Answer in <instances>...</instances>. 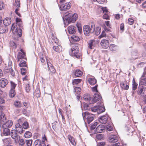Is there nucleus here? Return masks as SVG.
<instances>
[{"label": "nucleus", "instance_id": "1", "mask_svg": "<svg viewBox=\"0 0 146 146\" xmlns=\"http://www.w3.org/2000/svg\"><path fill=\"white\" fill-rule=\"evenodd\" d=\"M13 34V37L14 39L18 40L19 37H21L22 35V31L21 29H18L16 24H12L11 29Z\"/></svg>", "mask_w": 146, "mask_h": 146}, {"label": "nucleus", "instance_id": "2", "mask_svg": "<svg viewBox=\"0 0 146 146\" xmlns=\"http://www.w3.org/2000/svg\"><path fill=\"white\" fill-rule=\"evenodd\" d=\"M64 16V19L66 20V22H67L68 23L74 22L78 18V15L77 14L74 13L72 15V14L69 12L65 13Z\"/></svg>", "mask_w": 146, "mask_h": 146}, {"label": "nucleus", "instance_id": "3", "mask_svg": "<svg viewBox=\"0 0 146 146\" xmlns=\"http://www.w3.org/2000/svg\"><path fill=\"white\" fill-rule=\"evenodd\" d=\"M95 30V26L92 24L91 25H86L83 27L84 34L86 36H89L91 34L93 33Z\"/></svg>", "mask_w": 146, "mask_h": 146}, {"label": "nucleus", "instance_id": "4", "mask_svg": "<svg viewBox=\"0 0 146 146\" xmlns=\"http://www.w3.org/2000/svg\"><path fill=\"white\" fill-rule=\"evenodd\" d=\"M95 115L90 113L88 111H86L82 113V116L85 121L87 122L88 124L93 120Z\"/></svg>", "mask_w": 146, "mask_h": 146}, {"label": "nucleus", "instance_id": "5", "mask_svg": "<svg viewBox=\"0 0 146 146\" xmlns=\"http://www.w3.org/2000/svg\"><path fill=\"white\" fill-rule=\"evenodd\" d=\"M79 49L78 46L76 45L73 46L70 52V55L76 57V58H80L81 56V54L79 53Z\"/></svg>", "mask_w": 146, "mask_h": 146}, {"label": "nucleus", "instance_id": "6", "mask_svg": "<svg viewBox=\"0 0 146 146\" xmlns=\"http://www.w3.org/2000/svg\"><path fill=\"white\" fill-rule=\"evenodd\" d=\"M5 65L6 67L5 68V72L8 73H10L13 76H15V73L12 68V62L10 60H9L8 62L5 64Z\"/></svg>", "mask_w": 146, "mask_h": 146}, {"label": "nucleus", "instance_id": "7", "mask_svg": "<svg viewBox=\"0 0 146 146\" xmlns=\"http://www.w3.org/2000/svg\"><path fill=\"white\" fill-rule=\"evenodd\" d=\"M138 95L141 96H144L146 95V87L139 86L137 92Z\"/></svg>", "mask_w": 146, "mask_h": 146}, {"label": "nucleus", "instance_id": "8", "mask_svg": "<svg viewBox=\"0 0 146 146\" xmlns=\"http://www.w3.org/2000/svg\"><path fill=\"white\" fill-rule=\"evenodd\" d=\"M46 61L48 65V70L50 71L49 74L52 75L55 73L56 71L52 64L50 62L48 61L47 59H46Z\"/></svg>", "mask_w": 146, "mask_h": 146}, {"label": "nucleus", "instance_id": "9", "mask_svg": "<svg viewBox=\"0 0 146 146\" xmlns=\"http://www.w3.org/2000/svg\"><path fill=\"white\" fill-rule=\"evenodd\" d=\"M102 99L101 96L99 94V93H95L94 95V98L91 102H90V104L94 103Z\"/></svg>", "mask_w": 146, "mask_h": 146}, {"label": "nucleus", "instance_id": "10", "mask_svg": "<svg viewBox=\"0 0 146 146\" xmlns=\"http://www.w3.org/2000/svg\"><path fill=\"white\" fill-rule=\"evenodd\" d=\"M97 41L94 39L91 40L89 41L88 46V48L90 49H93L96 46Z\"/></svg>", "mask_w": 146, "mask_h": 146}, {"label": "nucleus", "instance_id": "11", "mask_svg": "<svg viewBox=\"0 0 146 146\" xmlns=\"http://www.w3.org/2000/svg\"><path fill=\"white\" fill-rule=\"evenodd\" d=\"M14 5L17 7L15 10V12L17 15L19 17H21L20 14L18 12L19 10V7H20V0H15Z\"/></svg>", "mask_w": 146, "mask_h": 146}, {"label": "nucleus", "instance_id": "12", "mask_svg": "<svg viewBox=\"0 0 146 146\" xmlns=\"http://www.w3.org/2000/svg\"><path fill=\"white\" fill-rule=\"evenodd\" d=\"M71 4L70 3H66L60 6V9L61 11H65L69 9L71 7Z\"/></svg>", "mask_w": 146, "mask_h": 146}, {"label": "nucleus", "instance_id": "13", "mask_svg": "<svg viewBox=\"0 0 146 146\" xmlns=\"http://www.w3.org/2000/svg\"><path fill=\"white\" fill-rule=\"evenodd\" d=\"M105 130V126L103 125H100L95 130V132L100 133L104 132Z\"/></svg>", "mask_w": 146, "mask_h": 146}, {"label": "nucleus", "instance_id": "14", "mask_svg": "<svg viewBox=\"0 0 146 146\" xmlns=\"http://www.w3.org/2000/svg\"><path fill=\"white\" fill-rule=\"evenodd\" d=\"M101 44L103 48L105 49L108 48L109 46L108 40L105 39H103L101 40Z\"/></svg>", "mask_w": 146, "mask_h": 146}, {"label": "nucleus", "instance_id": "15", "mask_svg": "<svg viewBox=\"0 0 146 146\" xmlns=\"http://www.w3.org/2000/svg\"><path fill=\"white\" fill-rule=\"evenodd\" d=\"M118 137L116 135H113L110 136L108 138V141L111 143H114L117 141Z\"/></svg>", "mask_w": 146, "mask_h": 146}, {"label": "nucleus", "instance_id": "16", "mask_svg": "<svg viewBox=\"0 0 146 146\" xmlns=\"http://www.w3.org/2000/svg\"><path fill=\"white\" fill-rule=\"evenodd\" d=\"M108 120L107 115H104L101 117H100L99 118V122L102 124H106Z\"/></svg>", "mask_w": 146, "mask_h": 146}, {"label": "nucleus", "instance_id": "17", "mask_svg": "<svg viewBox=\"0 0 146 146\" xmlns=\"http://www.w3.org/2000/svg\"><path fill=\"white\" fill-rule=\"evenodd\" d=\"M15 130L19 133H22L23 131L22 126L18 123L15 125Z\"/></svg>", "mask_w": 146, "mask_h": 146}, {"label": "nucleus", "instance_id": "18", "mask_svg": "<svg viewBox=\"0 0 146 146\" xmlns=\"http://www.w3.org/2000/svg\"><path fill=\"white\" fill-rule=\"evenodd\" d=\"M140 84L146 86V73H144L141 78Z\"/></svg>", "mask_w": 146, "mask_h": 146}, {"label": "nucleus", "instance_id": "19", "mask_svg": "<svg viewBox=\"0 0 146 146\" xmlns=\"http://www.w3.org/2000/svg\"><path fill=\"white\" fill-rule=\"evenodd\" d=\"M13 124V122L12 121L9 120L7 121L5 123L3 124L2 128H10L11 127Z\"/></svg>", "mask_w": 146, "mask_h": 146}, {"label": "nucleus", "instance_id": "20", "mask_svg": "<svg viewBox=\"0 0 146 146\" xmlns=\"http://www.w3.org/2000/svg\"><path fill=\"white\" fill-rule=\"evenodd\" d=\"M21 52L19 53L17 55V59L19 61L21 59H25V53L23 52V50L21 49Z\"/></svg>", "mask_w": 146, "mask_h": 146}, {"label": "nucleus", "instance_id": "21", "mask_svg": "<svg viewBox=\"0 0 146 146\" xmlns=\"http://www.w3.org/2000/svg\"><path fill=\"white\" fill-rule=\"evenodd\" d=\"M8 83V81L6 79L2 78L0 80V86L2 88H4Z\"/></svg>", "mask_w": 146, "mask_h": 146}, {"label": "nucleus", "instance_id": "22", "mask_svg": "<svg viewBox=\"0 0 146 146\" xmlns=\"http://www.w3.org/2000/svg\"><path fill=\"white\" fill-rule=\"evenodd\" d=\"M68 30L70 34H74L76 32V28L74 26L70 25L68 27Z\"/></svg>", "mask_w": 146, "mask_h": 146}, {"label": "nucleus", "instance_id": "23", "mask_svg": "<svg viewBox=\"0 0 146 146\" xmlns=\"http://www.w3.org/2000/svg\"><path fill=\"white\" fill-rule=\"evenodd\" d=\"M3 22L4 25L7 26L11 23V19L10 17H7L4 19Z\"/></svg>", "mask_w": 146, "mask_h": 146}, {"label": "nucleus", "instance_id": "24", "mask_svg": "<svg viewBox=\"0 0 146 146\" xmlns=\"http://www.w3.org/2000/svg\"><path fill=\"white\" fill-rule=\"evenodd\" d=\"M120 85L121 88L124 90H127L129 88L128 85L125 81L121 82L120 83Z\"/></svg>", "mask_w": 146, "mask_h": 146}, {"label": "nucleus", "instance_id": "25", "mask_svg": "<svg viewBox=\"0 0 146 146\" xmlns=\"http://www.w3.org/2000/svg\"><path fill=\"white\" fill-rule=\"evenodd\" d=\"M11 137L13 139H15L18 137L17 132L15 129L12 130L11 132Z\"/></svg>", "mask_w": 146, "mask_h": 146}, {"label": "nucleus", "instance_id": "26", "mask_svg": "<svg viewBox=\"0 0 146 146\" xmlns=\"http://www.w3.org/2000/svg\"><path fill=\"white\" fill-rule=\"evenodd\" d=\"M68 138L71 143L73 145H75L76 144V143L74 139L70 135H68Z\"/></svg>", "mask_w": 146, "mask_h": 146}, {"label": "nucleus", "instance_id": "27", "mask_svg": "<svg viewBox=\"0 0 146 146\" xmlns=\"http://www.w3.org/2000/svg\"><path fill=\"white\" fill-rule=\"evenodd\" d=\"M105 110V109L103 105L99 106L98 109V110L97 113L98 114L101 113Z\"/></svg>", "mask_w": 146, "mask_h": 146}, {"label": "nucleus", "instance_id": "28", "mask_svg": "<svg viewBox=\"0 0 146 146\" xmlns=\"http://www.w3.org/2000/svg\"><path fill=\"white\" fill-rule=\"evenodd\" d=\"M82 72L81 70L77 69L75 71L74 74L76 76L79 77L82 76Z\"/></svg>", "mask_w": 146, "mask_h": 146}, {"label": "nucleus", "instance_id": "29", "mask_svg": "<svg viewBox=\"0 0 146 146\" xmlns=\"http://www.w3.org/2000/svg\"><path fill=\"white\" fill-rule=\"evenodd\" d=\"M7 30V27L5 25L0 27V33H3Z\"/></svg>", "mask_w": 146, "mask_h": 146}, {"label": "nucleus", "instance_id": "30", "mask_svg": "<svg viewBox=\"0 0 146 146\" xmlns=\"http://www.w3.org/2000/svg\"><path fill=\"white\" fill-rule=\"evenodd\" d=\"M3 129V133L5 136L10 134V130L8 128H2Z\"/></svg>", "mask_w": 146, "mask_h": 146}, {"label": "nucleus", "instance_id": "31", "mask_svg": "<svg viewBox=\"0 0 146 146\" xmlns=\"http://www.w3.org/2000/svg\"><path fill=\"white\" fill-rule=\"evenodd\" d=\"M88 81L91 85L95 84L96 82V80L94 78H89Z\"/></svg>", "mask_w": 146, "mask_h": 146}, {"label": "nucleus", "instance_id": "32", "mask_svg": "<svg viewBox=\"0 0 146 146\" xmlns=\"http://www.w3.org/2000/svg\"><path fill=\"white\" fill-rule=\"evenodd\" d=\"M14 105L15 107L17 108H20L22 105L21 102L19 101H15L14 102Z\"/></svg>", "mask_w": 146, "mask_h": 146}, {"label": "nucleus", "instance_id": "33", "mask_svg": "<svg viewBox=\"0 0 146 146\" xmlns=\"http://www.w3.org/2000/svg\"><path fill=\"white\" fill-rule=\"evenodd\" d=\"M132 83V89L133 90H135L137 88L138 84L135 82L134 79H133Z\"/></svg>", "mask_w": 146, "mask_h": 146}, {"label": "nucleus", "instance_id": "34", "mask_svg": "<svg viewBox=\"0 0 146 146\" xmlns=\"http://www.w3.org/2000/svg\"><path fill=\"white\" fill-rule=\"evenodd\" d=\"M15 95V90L11 89L9 94V96L11 98L14 97Z\"/></svg>", "mask_w": 146, "mask_h": 146}, {"label": "nucleus", "instance_id": "35", "mask_svg": "<svg viewBox=\"0 0 146 146\" xmlns=\"http://www.w3.org/2000/svg\"><path fill=\"white\" fill-rule=\"evenodd\" d=\"M82 80L81 79H74L72 81V84L73 85L77 84L80 83Z\"/></svg>", "mask_w": 146, "mask_h": 146}, {"label": "nucleus", "instance_id": "36", "mask_svg": "<svg viewBox=\"0 0 146 146\" xmlns=\"http://www.w3.org/2000/svg\"><path fill=\"white\" fill-rule=\"evenodd\" d=\"M40 61L42 63L44 62L45 59H46V60L47 59L46 58L45 55L43 54H40Z\"/></svg>", "mask_w": 146, "mask_h": 146}, {"label": "nucleus", "instance_id": "37", "mask_svg": "<svg viewBox=\"0 0 146 146\" xmlns=\"http://www.w3.org/2000/svg\"><path fill=\"white\" fill-rule=\"evenodd\" d=\"M32 136V133L29 131H27L24 134V137L26 138H28Z\"/></svg>", "mask_w": 146, "mask_h": 146}, {"label": "nucleus", "instance_id": "38", "mask_svg": "<svg viewBox=\"0 0 146 146\" xmlns=\"http://www.w3.org/2000/svg\"><path fill=\"white\" fill-rule=\"evenodd\" d=\"M35 96L36 97H40V90L38 89H36L35 90Z\"/></svg>", "mask_w": 146, "mask_h": 146}, {"label": "nucleus", "instance_id": "39", "mask_svg": "<svg viewBox=\"0 0 146 146\" xmlns=\"http://www.w3.org/2000/svg\"><path fill=\"white\" fill-rule=\"evenodd\" d=\"M6 120V117L4 113H1L0 116V121L1 122H4Z\"/></svg>", "mask_w": 146, "mask_h": 146}, {"label": "nucleus", "instance_id": "40", "mask_svg": "<svg viewBox=\"0 0 146 146\" xmlns=\"http://www.w3.org/2000/svg\"><path fill=\"white\" fill-rule=\"evenodd\" d=\"M10 46L14 49H15L16 48L17 46L16 43L13 41L10 42Z\"/></svg>", "mask_w": 146, "mask_h": 146}, {"label": "nucleus", "instance_id": "41", "mask_svg": "<svg viewBox=\"0 0 146 146\" xmlns=\"http://www.w3.org/2000/svg\"><path fill=\"white\" fill-rule=\"evenodd\" d=\"M11 89L15 90V88L17 86V84L12 81L11 82Z\"/></svg>", "mask_w": 146, "mask_h": 146}, {"label": "nucleus", "instance_id": "42", "mask_svg": "<svg viewBox=\"0 0 146 146\" xmlns=\"http://www.w3.org/2000/svg\"><path fill=\"white\" fill-rule=\"evenodd\" d=\"M41 144V141L40 139H36L34 142L35 146H40Z\"/></svg>", "mask_w": 146, "mask_h": 146}, {"label": "nucleus", "instance_id": "43", "mask_svg": "<svg viewBox=\"0 0 146 146\" xmlns=\"http://www.w3.org/2000/svg\"><path fill=\"white\" fill-rule=\"evenodd\" d=\"M75 92L77 94H79L81 91V89L80 88L77 87L74 88Z\"/></svg>", "mask_w": 146, "mask_h": 146}, {"label": "nucleus", "instance_id": "44", "mask_svg": "<svg viewBox=\"0 0 146 146\" xmlns=\"http://www.w3.org/2000/svg\"><path fill=\"white\" fill-rule=\"evenodd\" d=\"M101 31V29L100 27H97L96 29L95 34L96 35H99Z\"/></svg>", "mask_w": 146, "mask_h": 146}, {"label": "nucleus", "instance_id": "45", "mask_svg": "<svg viewBox=\"0 0 146 146\" xmlns=\"http://www.w3.org/2000/svg\"><path fill=\"white\" fill-rule=\"evenodd\" d=\"M83 98L86 101H90L91 99V98L90 97V96L89 95H86L84 96L83 97Z\"/></svg>", "mask_w": 146, "mask_h": 146}, {"label": "nucleus", "instance_id": "46", "mask_svg": "<svg viewBox=\"0 0 146 146\" xmlns=\"http://www.w3.org/2000/svg\"><path fill=\"white\" fill-rule=\"evenodd\" d=\"M116 46L114 44H111L109 46V48L111 51H115L116 50Z\"/></svg>", "mask_w": 146, "mask_h": 146}, {"label": "nucleus", "instance_id": "47", "mask_svg": "<svg viewBox=\"0 0 146 146\" xmlns=\"http://www.w3.org/2000/svg\"><path fill=\"white\" fill-rule=\"evenodd\" d=\"M19 66L20 67H25L26 66V62L25 61L22 60L21 61L19 64Z\"/></svg>", "mask_w": 146, "mask_h": 146}, {"label": "nucleus", "instance_id": "48", "mask_svg": "<svg viewBox=\"0 0 146 146\" xmlns=\"http://www.w3.org/2000/svg\"><path fill=\"white\" fill-rule=\"evenodd\" d=\"M99 105L95 106L91 109V110L92 112H96L97 111H98L99 108Z\"/></svg>", "mask_w": 146, "mask_h": 146}, {"label": "nucleus", "instance_id": "49", "mask_svg": "<svg viewBox=\"0 0 146 146\" xmlns=\"http://www.w3.org/2000/svg\"><path fill=\"white\" fill-rule=\"evenodd\" d=\"M23 126L24 129H27L29 127V125L27 121H25L23 124Z\"/></svg>", "mask_w": 146, "mask_h": 146}, {"label": "nucleus", "instance_id": "50", "mask_svg": "<svg viewBox=\"0 0 146 146\" xmlns=\"http://www.w3.org/2000/svg\"><path fill=\"white\" fill-rule=\"evenodd\" d=\"M113 129V127L111 125H108L106 126V130L108 131H112Z\"/></svg>", "mask_w": 146, "mask_h": 146}, {"label": "nucleus", "instance_id": "51", "mask_svg": "<svg viewBox=\"0 0 146 146\" xmlns=\"http://www.w3.org/2000/svg\"><path fill=\"white\" fill-rule=\"evenodd\" d=\"M53 49L57 52H59L60 49L58 46H54L53 47Z\"/></svg>", "mask_w": 146, "mask_h": 146}, {"label": "nucleus", "instance_id": "52", "mask_svg": "<svg viewBox=\"0 0 146 146\" xmlns=\"http://www.w3.org/2000/svg\"><path fill=\"white\" fill-rule=\"evenodd\" d=\"M72 38L73 39V40L75 42H77L79 40V37L76 36H72Z\"/></svg>", "mask_w": 146, "mask_h": 146}, {"label": "nucleus", "instance_id": "53", "mask_svg": "<svg viewBox=\"0 0 146 146\" xmlns=\"http://www.w3.org/2000/svg\"><path fill=\"white\" fill-rule=\"evenodd\" d=\"M77 27L78 29V30L79 32L81 33L82 32V29L81 26L79 24H77Z\"/></svg>", "mask_w": 146, "mask_h": 146}, {"label": "nucleus", "instance_id": "54", "mask_svg": "<svg viewBox=\"0 0 146 146\" xmlns=\"http://www.w3.org/2000/svg\"><path fill=\"white\" fill-rule=\"evenodd\" d=\"M103 136L102 135L99 134L97 135L96 137L97 139L101 140L103 138Z\"/></svg>", "mask_w": 146, "mask_h": 146}, {"label": "nucleus", "instance_id": "55", "mask_svg": "<svg viewBox=\"0 0 146 146\" xmlns=\"http://www.w3.org/2000/svg\"><path fill=\"white\" fill-rule=\"evenodd\" d=\"M32 141L31 140L26 141V143L27 146H31Z\"/></svg>", "mask_w": 146, "mask_h": 146}, {"label": "nucleus", "instance_id": "56", "mask_svg": "<svg viewBox=\"0 0 146 146\" xmlns=\"http://www.w3.org/2000/svg\"><path fill=\"white\" fill-rule=\"evenodd\" d=\"M124 24L123 23H122L120 25V31L121 33L123 32L124 30Z\"/></svg>", "mask_w": 146, "mask_h": 146}, {"label": "nucleus", "instance_id": "57", "mask_svg": "<svg viewBox=\"0 0 146 146\" xmlns=\"http://www.w3.org/2000/svg\"><path fill=\"white\" fill-rule=\"evenodd\" d=\"M26 90L27 92H29L31 90V88L30 87L29 84V83L26 86Z\"/></svg>", "mask_w": 146, "mask_h": 146}, {"label": "nucleus", "instance_id": "58", "mask_svg": "<svg viewBox=\"0 0 146 146\" xmlns=\"http://www.w3.org/2000/svg\"><path fill=\"white\" fill-rule=\"evenodd\" d=\"M19 144L21 146H23L25 143L24 140L23 139H21L19 140Z\"/></svg>", "mask_w": 146, "mask_h": 146}, {"label": "nucleus", "instance_id": "59", "mask_svg": "<svg viewBox=\"0 0 146 146\" xmlns=\"http://www.w3.org/2000/svg\"><path fill=\"white\" fill-rule=\"evenodd\" d=\"M98 122H96L93 124L90 127L91 129L93 130L95 129L97 125H98Z\"/></svg>", "mask_w": 146, "mask_h": 146}, {"label": "nucleus", "instance_id": "60", "mask_svg": "<svg viewBox=\"0 0 146 146\" xmlns=\"http://www.w3.org/2000/svg\"><path fill=\"white\" fill-rule=\"evenodd\" d=\"M4 4L1 1H0V10H1L4 8Z\"/></svg>", "mask_w": 146, "mask_h": 146}, {"label": "nucleus", "instance_id": "61", "mask_svg": "<svg viewBox=\"0 0 146 146\" xmlns=\"http://www.w3.org/2000/svg\"><path fill=\"white\" fill-rule=\"evenodd\" d=\"M106 36V33L104 31H103L102 33L99 36L100 38L105 37Z\"/></svg>", "mask_w": 146, "mask_h": 146}, {"label": "nucleus", "instance_id": "62", "mask_svg": "<svg viewBox=\"0 0 146 146\" xmlns=\"http://www.w3.org/2000/svg\"><path fill=\"white\" fill-rule=\"evenodd\" d=\"M21 73L23 75H25L26 72V70L24 68H21Z\"/></svg>", "mask_w": 146, "mask_h": 146}, {"label": "nucleus", "instance_id": "63", "mask_svg": "<svg viewBox=\"0 0 146 146\" xmlns=\"http://www.w3.org/2000/svg\"><path fill=\"white\" fill-rule=\"evenodd\" d=\"M106 144V143L104 142H99L97 143L98 146H104Z\"/></svg>", "mask_w": 146, "mask_h": 146}, {"label": "nucleus", "instance_id": "64", "mask_svg": "<svg viewBox=\"0 0 146 146\" xmlns=\"http://www.w3.org/2000/svg\"><path fill=\"white\" fill-rule=\"evenodd\" d=\"M103 17L104 19H109V17L107 14L105 13L104 14L103 16Z\"/></svg>", "mask_w": 146, "mask_h": 146}]
</instances>
